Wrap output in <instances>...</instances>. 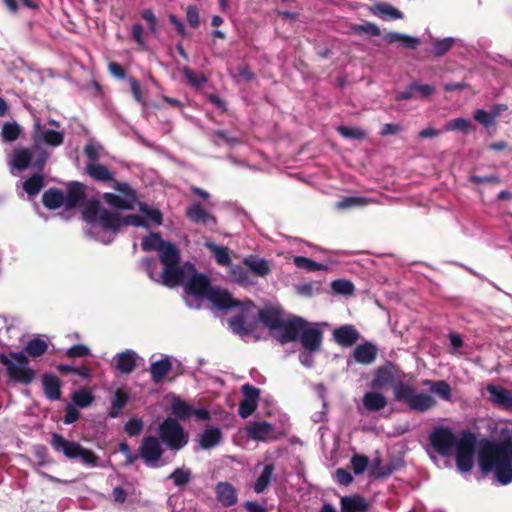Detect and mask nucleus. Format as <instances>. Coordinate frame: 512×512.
Here are the masks:
<instances>
[{
	"label": "nucleus",
	"instance_id": "nucleus-1",
	"mask_svg": "<svg viewBox=\"0 0 512 512\" xmlns=\"http://www.w3.org/2000/svg\"><path fill=\"white\" fill-rule=\"evenodd\" d=\"M141 247L144 251L155 250L159 254V259L164 268L158 271V261L154 258H146L143 260L146 272L150 279L173 288L180 284L183 274L191 273L193 264L186 262L179 266L180 252L175 244L164 241L160 234L151 233L143 238Z\"/></svg>",
	"mask_w": 512,
	"mask_h": 512
},
{
	"label": "nucleus",
	"instance_id": "nucleus-2",
	"mask_svg": "<svg viewBox=\"0 0 512 512\" xmlns=\"http://www.w3.org/2000/svg\"><path fill=\"white\" fill-rule=\"evenodd\" d=\"M83 219L90 225L86 231L88 235L104 243H110L111 238L99 236L98 230L116 232L122 226L147 227L146 223L138 215L120 217L119 214L108 211L97 200H90L83 206Z\"/></svg>",
	"mask_w": 512,
	"mask_h": 512
},
{
	"label": "nucleus",
	"instance_id": "nucleus-3",
	"mask_svg": "<svg viewBox=\"0 0 512 512\" xmlns=\"http://www.w3.org/2000/svg\"><path fill=\"white\" fill-rule=\"evenodd\" d=\"M180 284L185 287L186 303L191 308H199L200 301L204 298L220 310L230 309L237 304L228 291L211 287L209 279L203 274L196 273L194 266L191 273L181 276Z\"/></svg>",
	"mask_w": 512,
	"mask_h": 512
},
{
	"label": "nucleus",
	"instance_id": "nucleus-4",
	"mask_svg": "<svg viewBox=\"0 0 512 512\" xmlns=\"http://www.w3.org/2000/svg\"><path fill=\"white\" fill-rule=\"evenodd\" d=\"M479 465L483 472H494L501 485L512 482V440L485 444L479 454Z\"/></svg>",
	"mask_w": 512,
	"mask_h": 512
},
{
	"label": "nucleus",
	"instance_id": "nucleus-5",
	"mask_svg": "<svg viewBox=\"0 0 512 512\" xmlns=\"http://www.w3.org/2000/svg\"><path fill=\"white\" fill-rule=\"evenodd\" d=\"M85 198V187L79 182L68 185L65 192L58 189H49L43 196V204L49 209L64 207L72 209L80 205Z\"/></svg>",
	"mask_w": 512,
	"mask_h": 512
},
{
	"label": "nucleus",
	"instance_id": "nucleus-6",
	"mask_svg": "<svg viewBox=\"0 0 512 512\" xmlns=\"http://www.w3.org/2000/svg\"><path fill=\"white\" fill-rule=\"evenodd\" d=\"M394 397L404 402L411 410L425 412L436 405V400L428 393L417 392L409 384L399 382L394 386Z\"/></svg>",
	"mask_w": 512,
	"mask_h": 512
},
{
	"label": "nucleus",
	"instance_id": "nucleus-7",
	"mask_svg": "<svg viewBox=\"0 0 512 512\" xmlns=\"http://www.w3.org/2000/svg\"><path fill=\"white\" fill-rule=\"evenodd\" d=\"M0 362L14 381L29 384L35 378V371L29 368L28 358L23 352L1 353Z\"/></svg>",
	"mask_w": 512,
	"mask_h": 512
},
{
	"label": "nucleus",
	"instance_id": "nucleus-8",
	"mask_svg": "<svg viewBox=\"0 0 512 512\" xmlns=\"http://www.w3.org/2000/svg\"><path fill=\"white\" fill-rule=\"evenodd\" d=\"M157 434L162 443L172 451L181 450L189 440L188 432L176 419L171 417H167L158 425Z\"/></svg>",
	"mask_w": 512,
	"mask_h": 512
},
{
	"label": "nucleus",
	"instance_id": "nucleus-9",
	"mask_svg": "<svg viewBox=\"0 0 512 512\" xmlns=\"http://www.w3.org/2000/svg\"><path fill=\"white\" fill-rule=\"evenodd\" d=\"M51 444L56 451L62 452L69 459L80 458L91 467L98 465V457L91 450L83 448L79 443L68 441L59 434L52 435Z\"/></svg>",
	"mask_w": 512,
	"mask_h": 512
},
{
	"label": "nucleus",
	"instance_id": "nucleus-10",
	"mask_svg": "<svg viewBox=\"0 0 512 512\" xmlns=\"http://www.w3.org/2000/svg\"><path fill=\"white\" fill-rule=\"evenodd\" d=\"M117 193H104L102 199L111 207L120 210H132L137 202L135 191L126 182H115Z\"/></svg>",
	"mask_w": 512,
	"mask_h": 512
},
{
	"label": "nucleus",
	"instance_id": "nucleus-11",
	"mask_svg": "<svg viewBox=\"0 0 512 512\" xmlns=\"http://www.w3.org/2000/svg\"><path fill=\"white\" fill-rule=\"evenodd\" d=\"M235 301L237 304L234 305V307H241V313L229 321V326L232 331L237 334H248L253 328V322L256 315L255 306L251 301ZM231 308H233V306Z\"/></svg>",
	"mask_w": 512,
	"mask_h": 512
},
{
	"label": "nucleus",
	"instance_id": "nucleus-12",
	"mask_svg": "<svg viewBox=\"0 0 512 512\" xmlns=\"http://www.w3.org/2000/svg\"><path fill=\"white\" fill-rule=\"evenodd\" d=\"M429 439L433 448L442 456L452 455L459 442L452 430L447 427L435 428Z\"/></svg>",
	"mask_w": 512,
	"mask_h": 512
},
{
	"label": "nucleus",
	"instance_id": "nucleus-13",
	"mask_svg": "<svg viewBox=\"0 0 512 512\" xmlns=\"http://www.w3.org/2000/svg\"><path fill=\"white\" fill-rule=\"evenodd\" d=\"M32 136L36 145L45 144L48 146L57 147L64 142L63 132L47 128L42 124L41 119L36 115H33Z\"/></svg>",
	"mask_w": 512,
	"mask_h": 512
},
{
	"label": "nucleus",
	"instance_id": "nucleus-14",
	"mask_svg": "<svg viewBox=\"0 0 512 512\" xmlns=\"http://www.w3.org/2000/svg\"><path fill=\"white\" fill-rule=\"evenodd\" d=\"M164 453L162 441L156 436L144 437L139 447L140 457L146 465L151 467H158L159 460Z\"/></svg>",
	"mask_w": 512,
	"mask_h": 512
},
{
	"label": "nucleus",
	"instance_id": "nucleus-15",
	"mask_svg": "<svg viewBox=\"0 0 512 512\" xmlns=\"http://www.w3.org/2000/svg\"><path fill=\"white\" fill-rule=\"evenodd\" d=\"M456 450V464L461 472H468L473 467L475 441L473 437H463L459 440Z\"/></svg>",
	"mask_w": 512,
	"mask_h": 512
},
{
	"label": "nucleus",
	"instance_id": "nucleus-16",
	"mask_svg": "<svg viewBox=\"0 0 512 512\" xmlns=\"http://www.w3.org/2000/svg\"><path fill=\"white\" fill-rule=\"evenodd\" d=\"M322 334L318 324H311L303 320V327L301 328L298 339L305 350L317 352L320 350L322 344Z\"/></svg>",
	"mask_w": 512,
	"mask_h": 512
},
{
	"label": "nucleus",
	"instance_id": "nucleus-17",
	"mask_svg": "<svg viewBox=\"0 0 512 512\" xmlns=\"http://www.w3.org/2000/svg\"><path fill=\"white\" fill-rule=\"evenodd\" d=\"M302 318H293L289 321H284L272 333L273 336L281 343H287L298 339L301 328L303 327Z\"/></svg>",
	"mask_w": 512,
	"mask_h": 512
},
{
	"label": "nucleus",
	"instance_id": "nucleus-18",
	"mask_svg": "<svg viewBox=\"0 0 512 512\" xmlns=\"http://www.w3.org/2000/svg\"><path fill=\"white\" fill-rule=\"evenodd\" d=\"M248 438L256 441H272L276 439V431L272 424L266 421H255L246 427Z\"/></svg>",
	"mask_w": 512,
	"mask_h": 512
},
{
	"label": "nucleus",
	"instance_id": "nucleus-19",
	"mask_svg": "<svg viewBox=\"0 0 512 512\" xmlns=\"http://www.w3.org/2000/svg\"><path fill=\"white\" fill-rule=\"evenodd\" d=\"M487 391L490 395V400L507 409L512 410V392L496 385H488Z\"/></svg>",
	"mask_w": 512,
	"mask_h": 512
},
{
	"label": "nucleus",
	"instance_id": "nucleus-20",
	"mask_svg": "<svg viewBox=\"0 0 512 512\" xmlns=\"http://www.w3.org/2000/svg\"><path fill=\"white\" fill-rule=\"evenodd\" d=\"M243 263L256 276L266 277L271 273L270 263L259 256L248 255L244 257Z\"/></svg>",
	"mask_w": 512,
	"mask_h": 512
},
{
	"label": "nucleus",
	"instance_id": "nucleus-21",
	"mask_svg": "<svg viewBox=\"0 0 512 512\" xmlns=\"http://www.w3.org/2000/svg\"><path fill=\"white\" fill-rule=\"evenodd\" d=\"M340 504L341 512H365L370 507L367 500L359 495L343 496Z\"/></svg>",
	"mask_w": 512,
	"mask_h": 512
},
{
	"label": "nucleus",
	"instance_id": "nucleus-22",
	"mask_svg": "<svg viewBox=\"0 0 512 512\" xmlns=\"http://www.w3.org/2000/svg\"><path fill=\"white\" fill-rule=\"evenodd\" d=\"M336 342L348 347L355 344L359 339V332L352 325H344L334 331Z\"/></svg>",
	"mask_w": 512,
	"mask_h": 512
},
{
	"label": "nucleus",
	"instance_id": "nucleus-23",
	"mask_svg": "<svg viewBox=\"0 0 512 512\" xmlns=\"http://www.w3.org/2000/svg\"><path fill=\"white\" fill-rule=\"evenodd\" d=\"M222 440V433L219 428L209 427L198 437V444L201 449L208 450L217 446Z\"/></svg>",
	"mask_w": 512,
	"mask_h": 512
},
{
	"label": "nucleus",
	"instance_id": "nucleus-24",
	"mask_svg": "<svg viewBox=\"0 0 512 512\" xmlns=\"http://www.w3.org/2000/svg\"><path fill=\"white\" fill-rule=\"evenodd\" d=\"M43 391L50 400H58L61 397V384L57 376L46 374L42 378Z\"/></svg>",
	"mask_w": 512,
	"mask_h": 512
},
{
	"label": "nucleus",
	"instance_id": "nucleus-25",
	"mask_svg": "<svg viewBox=\"0 0 512 512\" xmlns=\"http://www.w3.org/2000/svg\"><path fill=\"white\" fill-rule=\"evenodd\" d=\"M376 354H377V349L373 344L364 343V344L358 345L354 349L353 357L356 362H358L360 364L367 365V364H371L375 360Z\"/></svg>",
	"mask_w": 512,
	"mask_h": 512
},
{
	"label": "nucleus",
	"instance_id": "nucleus-26",
	"mask_svg": "<svg viewBox=\"0 0 512 512\" xmlns=\"http://www.w3.org/2000/svg\"><path fill=\"white\" fill-rule=\"evenodd\" d=\"M137 354L134 351L127 350L119 353L115 357L116 368L123 374L131 373L136 366Z\"/></svg>",
	"mask_w": 512,
	"mask_h": 512
},
{
	"label": "nucleus",
	"instance_id": "nucleus-27",
	"mask_svg": "<svg viewBox=\"0 0 512 512\" xmlns=\"http://www.w3.org/2000/svg\"><path fill=\"white\" fill-rule=\"evenodd\" d=\"M216 494L218 501L225 507L232 506L237 501V495L234 487L227 482L217 484Z\"/></svg>",
	"mask_w": 512,
	"mask_h": 512
},
{
	"label": "nucleus",
	"instance_id": "nucleus-28",
	"mask_svg": "<svg viewBox=\"0 0 512 512\" xmlns=\"http://www.w3.org/2000/svg\"><path fill=\"white\" fill-rule=\"evenodd\" d=\"M186 215L194 223H215V217L209 214L199 203H194L186 210Z\"/></svg>",
	"mask_w": 512,
	"mask_h": 512
},
{
	"label": "nucleus",
	"instance_id": "nucleus-29",
	"mask_svg": "<svg viewBox=\"0 0 512 512\" xmlns=\"http://www.w3.org/2000/svg\"><path fill=\"white\" fill-rule=\"evenodd\" d=\"M32 160V153L27 148H16L10 157L9 165L17 170L28 168Z\"/></svg>",
	"mask_w": 512,
	"mask_h": 512
},
{
	"label": "nucleus",
	"instance_id": "nucleus-30",
	"mask_svg": "<svg viewBox=\"0 0 512 512\" xmlns=\"http://www.w3.org/2000/svg\"><path fill=\"white\" fill-rule=\"evenodd\" d=\"M259 318L261 322L268 327L272 333L276 330V328L282 322V317L280 312L274 308H264L259 311Z\"/></svg>",
	"mask_w": 512,
	"mask_h": 512
},
{
	"label": "nucleus",
	"instance_id": "nucleus-31",
	"mask_svg": "<svg viewBox=\"0 0 512 512\" xmlns=\"http://www.w3.org/2000/svg\"><path fill=\"white\" fill-rule=\"evenodd\" d=\"M422 384L426 386L430 392L438 395L443 400H451V387L446 381H433L426 379L423 380Z\"/></svg>",
	"mask_w": 512,
	"mask_h": 512
},
{
	"label": "nucleus",
	"instance_id": "nucleus-32",
	"mask_svg": "<svg viewBox=\"0 0 512 512\" xmlns=\"http://www.w3.org/2000/svg\"><path fill=\"white\" fill-rule=\"evenodd\" d=\"M363 405L369 411H379L387 405V399L381 393L368 392L363 397Z\"/></svg>",
	"mask_w": 512,
	"mask_h": 512
},
{
	"label": "nucleus",
	"instance_id": "nucleus-33",
	"mask_svg": "<svg viewBox=\"0 0 512 512\" xmlns=\"http://www.w3.org/2000/svg\"><path fill=\"white\" fill-rule=\"evenodd\" d=\"M172 364L170 360L162 358L151 364L150 373L154 382L159 383L163 380L166 374L171 370Z\"/></svg>",
	"mask_w": 512,
	"mask_h": 512
},
{
	"label": "nucleus",
	"instance_id": "nucleus-34",
	"mask_svg": "<svg viewBox=\"0 0 512 512\" xmlns=\"http://www.w3.org/2000/svg\"><path fill=\"white\" fill-rule=\"evenodd\" d=\"M372 12L383 19H403V13L388 3H378Z\"/></svg>",
	"mask_w": 512,
	"mask_h": 512
},
{
	"label": "nucleus",
	"instance_id": "nucleus-35",
	"mask_svg": "<svg viewBox=\"0 0 512 512\" xmlns=\"http://www.w3.org/2000/svg\"><path fill=\"white\" fill-rule=\"evenodd\" d=\"M22 127L15 121L5 122L1 128V138L4 142L16 141L22 134Z\"/></svg>",
	"mask_w": 512,
	"mask_h": 512
},
{
	"label": "nucleus",
	"instance_id": "nucleus-36",
	"mask_svg": "<svg viewBox=\"0 0 512 512\" xmlns=\"http://www.w3.org/2000/svg\"><path fill=\"white\" fill-rule=\"evenodd\" d=\"M88 174L98 181H110L113 179V173L104 165L99 163H88L87 164Z\"/></svg>",
	"mask_w": 512,
	"mask_h": 512
},
{
	"label": "nucleus",
	"instance_id": "nucleus-37",
	"mask_svg": "<svg viewBox=\"0 0 512 512\" xmlns=\"http://www.w3.org/2000/svg\"><path fill=\"white\" fill-rule=\"evenodd\" d=\"M229 277L233 282L243 287L251 286L255 283L249 276L248 272L243 267L238 265L232 266L230 268Z\"/></svg>",
	"mask_w": 512,
	"mask_h": 512
},
{
	"label": "nucleus",
	"instance_id": "nucleus-38",
	"mask_svg": "<svg viewBox=\"0 0 512 512\" xmlns=\"http://www.w3.org/2000/svg\"><path fill=\"white\" fill-rule=\"evenodd\" d=\"M129 399L128 393L124 389H117L115 391L112 403H111V409L109 412V415L113 418L117 417L120 413V411L124 408V406L127 404Z\"/></svg>",
	"mask_w": 512,
	"mask_h": 512
},
{
	"label": "nucleus",
	"instance_id": "nucleus-39",
	"mask_svg": "<svg viewBox=\"0 0 512 512\" xmlns=\"http://www.w3.org/2000/svg\"><path fill=\"white\" fill-rule=\"evenodd\" d=\"M205 246L207 248H209L210 251L213 253L218 264H220L222 266H227L230 264L231 258H230L228 248L223 247V246H218L211 242H207L205 244Z\"/></svg>",
	"mask_w": 512,
	"mask_h": 512
},
{
	"label": "nucleus",
	"instance_id": "nucleus-40",
	"mask_svg": "<svg viewBox=\"0 0 512 512\" xmlns=\"http://www.w3.org/2000/svg\"><path fill=\"white\" fill-rule=\"evenodd\" d=\"M273 470V465H266L264 467L262 473L254 484V491L256 493H262L267 489L272 480Z\"/></svg>",
	"mask_w": 512,
	"mask_h": 512
},
{
	"label": "nucleus",
	"instance_id": "nucleus-41",
	"mask_svg": "<svg viewBox=\"0 0 512 512\" xmlns=\"http://www.w3.org/2000/svg\"><path fill=\"white\" fill-rule=\"evenodd\" d=\"M293 263L301 269L307 270V271H321V270H327L328 266L322 263H317L309 258H306L304 256H295L293 258Z\"/></svg>",
	"mask_w": 512,
	"mask_h": 512
},
{
	"label": "nucleus",
	"instance_id": "nucleus-42",
	"mask_svg": "<svg viewBox=\"0 0 512 512\" xmlns=\"http://www.w3.org/2000/svg\"><path fill=\"white\" fill-rule=\"evenodd\" d=\"M71 399L73 402L72 404L75 407L87 408L94 401V396L92 395L91 392L85 389H80L72 394Z\"/></svg>",
	"mask_w": 512,
	"mask_h": 512
},
{
	"label": "nucleus",
	"instance_id": "nucleus-43",
	"mask_svg": "<svg viewBox=\"0 0 512 512\" xmlns=\"http://www.w3.org/2000/svg\"><path fill=\"white\" fill-rule=\"evenodd\" d=\"M371 202H373V201L371 199H369V198L358 197V196H351V197L343 198L340 201H338L336 203V207L338 209H348V208H351V207L365 206V205H367V204H369Z\"/></svg>",
	"mask_w": 512,
	"mask_h": 512
},
{
	"label": "nucleus",
	"instance_id": "nucleus-44",
	"mask_svg": "<svg viewBox=\"0 0 512 512\" xmlns=\"http://www.w3.org/2000/svg\"><path fill=\"white\" fill-rule=\"evenodd\" d=\"M46 350L47 343L39 338L31 339L25 346V351L28 353V355L34 358L41 356L46 352Z\"/></svg>",
	"mask_w": 512,
	"mask_h": 512
},
{
	"label": "nucleus",
	"instance_id": "nucleus-45",
	"mask_svg": "<svg viewBox=\"0 0 512 512\" xmlns=\"http://www.w3.org/2000/svg\"><path fill=\"white\" fill-rule=\"evenodd\" d=\"M43 187V177L35 174L23 183V189L30 196L37 195Z\"/></svg>",
	"mask_w": 512,
	"mask_h": 512
},
{
	"label": "nucleus",
	"instance_id": "nucleus-46",
	"mask_svg": "<svg viewBox=\"0 0 512 512\" xmlns=\"http://www.w3.org/2000/svg\"><path fill=\"white\" fill-rule=\"evenodd\" d=\"M393 380V373L388 367H381L377 370L372 386L381 388L388 385Z\"/></svg>",
	"mask_w": 512,
	"mask_h": 512
},
{
	"label": "nucleus",
	"instance_id": "nucleus-47",
	"mask_svg": "<svg viewBox=\"0 0 512 512\" xmlns=\"http://www.w3.org/2000/svg\"><path fill=\"white\" fill-rule=\"evenodd\" d=\"M172 414L179 419H187L192 414L191 407L180 399H174L171 404Z\"/></svg>",
	"mask_w": 512,
	"mask_h": 512
},
{
	"label": "nucleus",
	"instance_id": "nucleus-48",
	"mask_svg": "<svg viewBox=\"0 0 512 512\" xmlns=\"http://www.w3.org/2000/svg\"><path fill=\"white\" fill-rule=\"evenodd\" d=\"M457 42V39L448 37L443 39H435L432 53L435 56H442L448 52Z\"/></svg>",
	"mask_w": 512,
	"mask_h": 512
},
{
	"label": "nucleus",
	"instance_id": "nucleus-49",
	"mask_svg": "<svg viewBox=\"0 0 512 512\" xmlns=\"http://www.w3.org/2000/svg\"><path fill=\"white\" fill-rule=\"evenodd\" d=\"M139 210L146 217V219L156 225H161L163 221V217L161 212L158 209L151 208L147 204L141 203L139 205Z\"/></svg>",
	"mask_w": 512,
	"mask_h": 512
},
{
	"label": "nucleus",
	"instance_id": "nucleus-50",
	"mask_svg": "<svg viewBox=\"0 0 512 512\" xmlns=\"http://www.w3.org/2000/svg\"><path fill=\"white\" fill-rule=\"evenodd\" d=\"M471 129V123L467 119L464 118H454L448 121L445 125L446 131H461L464 133H468Z\"/></svg>",
	"mask_w": 512,
	"mask_h": 512
},
{
	"label": "nucleus",
	"instance_id": "nucleus-51",
	"mask_svg": "<svg viewBox=\"0 0 512 512\" xmlns=\"http://www.w3.org/2000/svg\"><path fill=\"white\" fill-rule=\"evenodd\" d=\"M182 73L187 82L193 87H200L207 82V78L203 74H196L189 67H183Z\"/></svg>",
	"mask_w": 512,
	"mask_h": 512
},
{
	"label": "nucleus",
	"instance_id": "nucleus-52",
	"mask_svg": "<svg viewBox=\"0 0 512 512\" xmlns=\"http://www.w3.org/2000/svg\"><path fill=\"white\" fill-rule=\"evenodd\" d=\"M169 479L173 480L176 486H183L191 479V472L188 469L177 468L170 475Z\"/></svg>",
	"mask_w": 512,
	"mask_h": 512
},
{
	"label": "nucleus",
	"instance_id": "nucleus-53",
	"mask_svg": "<svg viewBox=\"0 0 512 512\" xmlns=\"http://www.w3.org/2000/svg\"><path fill=\"white\" fill-rule=\"evenodd\" d=\"M334 292L342 295H351L354 292V285L352 282L344 279L334 280L331 283Z\"/></svg>",
	"mask_w": 512,
	"mask_h": 512
},
{
	"label": "nucleus",
	"instance_id": "nucleus-54",
	"mask_svg": "<svg viewBox=\"0 0 512 512\" xmlns=\"http://www.w3.org/2000/svg\"><path fill=\"white\" fill-rule=\"evenodd\" d=\"M337 131L345 138L349 139H363L365 137V132L360 128L356 127H347V126H339Z\"/></svg>",
	"mask_w": 512,
	"mask_h": 512
},
{
	"label": "nucleus",
	"instance_id": "nucleus-55",
	"mask_svg": "<svg viewBox=\"0 0 512 512\" xmlns=\"http://www.w3.org/2000/svg\"><path fill=\"white\" fill-rule=\"evenodd\" d=\"M368 464L369 459L364 455H354L351 458L352 468L354 470V473L357 475L362 474L366 470Z\"/></svg>",
	"mask_w": 512,
	"mask_h": 512
},
{
	"label": "nucleus",
	"instance_id": "nucleus-56",
	"mask_svg": "<svg viewBox=\"0 0 512 512\" xmlns=\"http://www.w3.org/2000/svg\"><path fill=\"white\" fill-rule=\"evenodd\" d=\"M352 30L355 33H366L370 36H379L381 33L379 27L371 22H366L361 25H355L352 27Z\"/></svg>",
	"mask_w": 512,
	"mask_h": 512
},
{
	"label": "nucleus",
	"instance_id": "nucleus-57",
	"mask_svg": "<svg viewBox=\"0 0 512 512\" xmlns=\"http://www.w3.org/2000/svg\"><path fill=\"white\" fill-rule=\"evenodd\" d=\"M85 154L90 159V163H96L102 154L103 147L96 143H89L85 146Z\"/></svg>",
	"mask_w": 512,
	"mask_h": 512
},
{
	"label": "nucleus",
	"instance_id": "nucleus-58",
	"mask_svg": "<svg viewBox=\"0 0 512 512\" xmlns=\"http://www.w3.org/2000/svg\"><path fill=\"white\" fill-rule=\"evenodd\" d=\"M143 430V422L142 420L138 419V418H133V419H130L126 424H125V431L130 435V436H136V435H139L141 433V431Z\"/></svg>",
	"mask_w": 512,
	"mask_h": 512
},
{
	"label": "nucleus",
	"instance_id": "nucleus-59",
	"mask_svg": "<svg viewBox=\"0 0 512 512\" xmlns=\"http://www.w3.org/2000/svg\"><path fill=\"white\" fill-rule=\"evenodd\" d=\"M411 89L415 92V97H428L435 92V87L428 84L411 83Z\"/></svg>",
	"mask_w": 512,
	"mask_h": 512
},
{
	"label": "nucleus",
	"instance_id": "nucleus-60",
	"mask_svg": "<svg viewBox=\"0 0 512 512\" xmlns=\"http://www.w3.org/2000/svg\"><path fill=\"white\" fill-rule=\"evenodd\" d=\"M242 392H243L245 400H248V401H251V402H254L257 404L259 395H260V391L258 388L251 386L249 384H245L242 386Z\"/></svg>",
	"mask_w": 512,
	"mask_h": 512
},
{
	"label": "nucleus",
	"instance_id": "nucleus-61",
	"mask_svg": "<svg viewBox=\"0 0 512 512\" xmlns=\"http://www.w3.org/2000/svg\"><path fill=\"white\" fill-rule=\"evenodd\" d=\"M256 408V403L244 399L239 405L238 412L242 418H247L256 410Z\"/></svg>",
	"mask_w": 512,
	"mask_h": 512
},
{
	"label": "nucleus",
	"instance_id": "nucleus-62",
	"mask_svg": "<svg viewBox=\"0 0 512 512\" xmlns=\"http://www.w3.org/2000/svg\"><path fill=\"white\" fill-rule=\"evenodd\" d=\"M495 115L488 113L483 109H479L474 114V119L484 126H490L494 122Z\"/></svg>",
	"mask_w": 512,
	"mask_h": 512
},
{
	"label": "nucleus",
	"instance_id": "nucleus-63",
	"mask_svg": "<svg viewBox=\"0 0 512 512\" xmlns=\"http://www.w3.org/2000/svg\"><path fill=\"white\" fill-rule=\"evenodd\" d=\"M89 353V348L83 344L74 345L67 350V355L71 358L84 357L89 355Z\"/></svg>",
	"mask_w": 512,
	"mask_h": 512
},
{
	"label": "nucleus",
	"instance_id": "nucleus-64",
	"mask_svg": "<svg viewBox=\"0 0 512 512\" xmlns=\"http://www.w3.org/2000/svg\"><path fill=\"white\" fill-rule=\"evenodd\" d=\"M79 417L80 414L77 411L76 407L73 404H68L65 408L64 423L72 424L76 422L79 419Z\"/></svg>",
	"mask_w": 512,
	"mask_h": 512
}]
</instances>
